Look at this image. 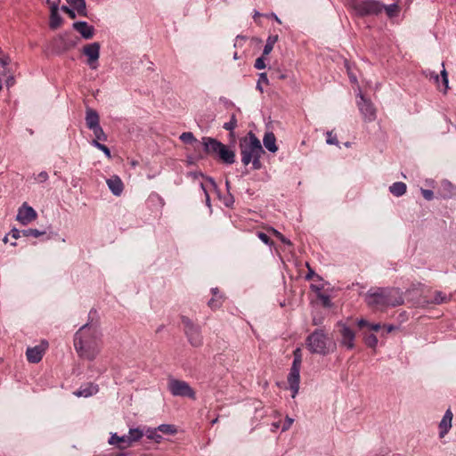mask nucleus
<instances>
[{
    "label": "nucleus",
    "mask_w": 456,
    "mask_h": 456,
    "mask_svg": "<svg viewBox=\"0 0 456 456\" xmlns=\"http://www.w3.org/2000/svg\"><path fill=\"white\" fill-rule=\"evenodd\" d=\"M74 346L81 358L93 361L101 351V333L95 327L85 324L75 334Z\"/></svg>",
    "instance_id": "nucleus-1"
},
{
    "label": "nucleus",
    "mask_w": 456,
    "mask_h": 456,
    "mask_svg": "<svg viewBox=\"0 0 456 456\" xmlns=\"http://www.w3.org/2000/svg\"><path fill=\"white\" fill-rule=\"evenodd\" d=\"M369 307L374 311L383 312L388 307L403 304V294L395 288H377L370 289L364 297Z\"/></svg>",
    "instance_id": "nucleus-2"
},
{
    "label": "nucleus",
    "mask_w": 456,
    "mask_h": 456,
    "mask_svg": "<svg viewBox=\"0 0 456 456\" xmlns=\"http://www.w3.org/2000/svg\"><path fill=\"white\" fill-rule=\"evenodd\" d=\"M240 147L241 161L245 166H248L252 159L261 157L264 153L259 139L252 132H249L248 136L240 142Z\"/></svg>",
    "instance_id": "nucleus-3"
},
{
    "label": "nucleus",
    "mask_w": 456,
    "mask_h": 456,
    "mask_svg": "<svg viewBox=\"0 0 456 456\" xmlns=\"http://www.w3.org/2000/svg\"><path fill=\"white\" fill-rule=\"evenodd\" d=\"M306 346L313 354H327L335 344L327 336L323 330H316L306 338Z\"/></svg>",
    "instance_id": "nucleus-4"
},
{
    "label": "nucleus",
    "mask_w": 456,
    "mask_h": 456,
    "mask_svg": "<svg viewBox=\"0 0 456 456\" xmlns=\"http://www.w3.org/2000/svg\"><path fill=\"white\" fill-rule=\"evenodd\" d=\"M348 7L358 16L378 14L383 9V5L375 0H350Z\"/></svg>",
    "instance_id": "nucleus-5"
},
{
    "label": "nucleus",
    "mask_w": 456,
    "mask_h": 456,
    "mask_svg": "<svg viewBox=\"0 0 456 456\" xmlns=\"http://www.w3.org/2000/svg\"><path fill=\"white\" fill-rule=\"evenodd\" d=\"M182 322L183 324L184 333L191 346L193 347L201 346L203 344V337L200 327L193 323L188 317L184 316L182 318Z\"/></svg>",
    "instance_id": "nucleus-6"
},
{
    "label": "nucleus",
    "mask_w": 456,
    "mask_h": 456,
    "mask_svg": "<svg viewBox=\"0 0 456 456\" xmlns=\"http://www.w3.org/2000/svg\"><path fill=\"white\" fill-rule=\"evenodd\" d=\"M167 388L174 396L188 397L193 400L196 398L195 391L186 381L170 378Z\"/></svg>",
    "instance_id": "nucleus-7"
},
{
    "label": "nucleus",
    "mask_w": 456,
    "mask_h": 456,
    "mask_svg": "<svg viewBox=\"0 0 456 456\" xmlns=\"http://www.w3.org/2000/svg\"><path fill=\"white\" fill-rule=\"evenodd\" d=\"M100 44L97 42L86 45L82 53L87 58L86 63L92 69H96L98 68V60L100 57Z\"/></svg>",
    "instance_id": "nucleus-8"
},
{
    "label": "nucleus",
    "mask_w": 456,
    "mask_h": 456,
    "mask_svg": "<svg viewBox=\"0 0 456 456\" xmlns=\"http://www.w3.org/2000/svg\"><path fill=\"white\" fill-rule=\"evenodd\" d=\"M47 347L48 342L45 340L41 341V343L37 346H35L33 347H28L26 351V356L28 361L31 363L39 362L42 360L43 355Z\"/></svg>",
    "instance_id": "nucleus-9"
},
{
    "label": "nucleus",
    "mask_w": 456,
    "mask_h": 456,
    "mask_svg": "<svg viewBox=\"0 0 456 456\" xmlns=\"http://www.w3.org/2000/svg\"><path fill=\"white\" fill-rule=\"evenodd\" d=\"M338 327L341 336L340 345L347 349H353L354 347L355 339L354 331L344 323H338Z\"/></svg>",
    "instance_id": "nucleus-10"
},
{
    "label": "nucleus",
    "mask_w": 456,
    "mask_h": 456,
    "mask_svg": "<svg viewBox=\"0 0 456 456\" xmlns=\"http://www.w3.org/2000/svg\"><path fill=\"white\" fill-rule=\"evenodd\" d=\"M425 73H426V77H428L430 80H433L440 91L446 93V91L449 88V86H448L449 81H448V75H447V72H446L444 67L441 70V76H442L441 80L439 78L438 74H436L435 71L428 70V71H426Z\"/></svg>",
    "instance_id": "nucleus-11"
},
{
    "label": "nucleus",
    "mask_w": 456,
    "mask_h": 456,
    "mask_svg": "<svg viewBox=\"0 0 456 456\" xmlns=\"http://www.w3.org/2000/svg\"><path fill=\"white\" fill-rule=\"evenodd\" d=\"M288 383L289 389L292 391V398H295L299 390L300 383V367L291 366L288 375Z\"/></svg>",
    "instance_id": "nucleus-12"
},
{
    "label": "nucleus",
    "mask_w": 456,
    "mask_h": 456,
    "mask_svg": "<svg viewBox=\"0 0 456 456\" xmlns=\"http://www.w3.org/2000/svg\"><path fill=\"white\" fill-rule=\"evenodd\" d=\"M37 218V212L33 208L24 204L18 211L17 220L22 224H28Z\"/></svg>",
    "instance_id": "nucleus-13"
},
{
    "label": "nucleus",
    "mask_w": 456,
    "mask_h": 456,
    "mask_svg": "<svg viewBox=\"0 0 456 456\" xmlns=\"http://www.w3.org/2000/svg\"><path fill=\"white\" fill-rule=\"evenodd\" d=\"M202 144L204 146L205 151L208 154L213 155H218V152L224 145L222 142H218L217 140L210 137H203Z\"/></svg>",
    "instance_id": "nucleus-14"
},
{
    "label": "nucleus",
    "mask_w": 456,
    "mask_h": 456,
    "mask_svg": "<svg viewBox=\"0 0 456 456\" xmlns=\"http://www.w3.org/2000/svg\"><path fill=\"white\" fill-rule=\"evenodd\" d=\"M452 412L450 409H448L442 420L439 423V436L440 438L444 437V436L449 432V430L452 428Z\"/></svg>",
    "instance_id": "nucleus-15"
},
{
    "label": "nucleus",
    "mask_w": 456,
    "mask_h": 456,
    "mask_svg": "<svg viewBox=\"0 0 456 456\" xmlns=\"http://www.w3.org/2000/svg\"><path fill=\"white\" fill-rule=\"evenodd\" d=\"M73 28L85 38L90 39L94 35V28L88 25L86 21H77L73 24Z\"/></svg>",
    "instance_id": "nucleus-16"
},
{
    "label": "nucleus",
    "mask_w": 456,
    "mask_h": 456,
    "mask_svg": "<svg viewBox=\"0 0 456 456\" xmlns=\"http://www.w3.org/2000/svg\"><path fill=\"white\" fill-rule=\"evenodd\" d=\"M106 183L109 189L114 195H121L124 190V184L119 176L112 175L110 178L107 179Z\"/></svg>",
    "instance_id": "nucleus-17"
},
{
    "label": "nucleus",
    "mask_w": 456,
    "mask_h": 456,
    "mask_svg": "<svg viewBox=\"0 0 456 456\" xmlns=\"http://www.w3.org/2000/svg\"><path fill=\"white\" fill-rule=\"evenodd\" d=\"M61 22L62 19L59 14V4L57 3H53L51 5L49 26L51 28L56 29L61 25Z\"/></svg>",
    "instance_id": "nucleus-18"
},
{
    "label": "nucleus",
    "mask_w": 456,
    "mask_h": 456,
    "mask_svg": "<svg viewBox=\"0 0 456 456\" xmlns=\"http://www.w3.org/2000/svg\"><path fill=\"white\" fill-rule=\"evenodd\" d=\"M263 143L265 148L272 153H275L278 151L276 145V137L273 132H266L263 138Z\"/></svg>",
    "instance_id": "nucleus-19"
},
{
    "label": "nucleus",
    "mask_w": 456,
    "mask_h": 456,
    "mask_svg": "<svg viewBox=\"0 0 456 456\" xmlns=\"http://www.w3.org/2000/svg\"><path fill=\"white\" fill-rule=\"evenodd\" d=\"M357 105L359 107V110L362 114H372L374 112V108L371 102L366 100L361 93L359 94V100L357 101Z\"/></svg>",
    "instance_id": "nucleus-20"
},
{
    "label": "nucleus",
    "mask_w": 456,
    "mask_h": 456,
    "mask_svg": "<svg viewBox=\"0 0 456 456\" xmlns=\"http://www.w3.org/2000/svg\"><path fill=\"white\" fill-rule=\"evenodd\" d=\"M222 161L226 164H232L235 161V153L233 151L229 150L226 145H224L217 155Z\"/></svg>",
    "instance_id": "nucleus-21"
},
{
    "label": "nucleus",
    "mask_w": 456,
    "mask_h": 456,
    "mask_svg": "<svg viewBox=\"0 0 456 456\" xmlns=\"http://www.w3.org/2000/svg\"><path fill=\"white\" fill-rule=\"evenodd\" d=\"M98 392V387L94 384H88L85 387H81L79 390L74 392V395L80 397H88L95 395Z\"/></svg>",
    "instance_id": "nucleus-22"
},
{
    "label": "nucleus",
    "mask_w": 456,
    "mask_h": 456,
    "mask_svg": "<svg viewBox=\"0 0 456 456\" xmlns=\"http://www.w3.org/2000/svg\"><path fill=\"white\" fill-rule=\"evenodd\" d=\"M109 443L113 445H117L119 449H126L129 447L128 441L126 436H119L117 434H113Z\"/></svg>",
    "instance_id": "nucleus-23"
},
{
    "label": "nucleus",
    "mask_w": 456,
    "mask_h": 456,
    "mask_svg": "<svg viewBox=\"0 0 456 456\" xmlns=\"http://www.w3.org/2000/svg\"><path fill=\"white\" fill-rule=\"evenodd\" d=\"M389 191L393 195H395L396 197H400L406 192V184L403 182L394 183L389 187Z\"/></svg>",
    "instance_id": "nucleus-24"
},
{
    "label": "nucleus",
    "mask_w": 456,
    "mask_h": 456,
    "mask_svg": "<svg viewBox=\"0 0 456 456\" xmlns=\"http://www.w3.org/2000/svg\"><path fill=\"white\" fill-rule=\"evenodd\" d=\"M143 436V432L139 428H131L128 435L126 436L129 446L134 443L141 439Z\"/></svg>",
    "instance_id": "nucleus-25"
},
{
    "label": "nucleus",
    "mask_w": 456,
    "mask_h": 456,
    "mask_svg": "<svg viewBox=\"0 0 456 456\" xmlns=\"http://www.w3.org/2000/svg\"><path fill=\"white\" fill-rule=\"evenodd\" d=\"M158 428L155 429H148L145 433V436L148 439L154 441L157 444H159L162 441V436L158 433Z\"/></svg>",
    "instance_id": "nucleus-26"
},
{
    "label": "nucleus",
    "mask_w": 456,
    "mask_h": 456,
    "mask_svg": "<svg viewBox=\"0 0 456 456\" xmlns=\"http://www.w3.org/2000/svg\"><path fill=\"white\" fill-rule=\"evenodd\" d=\"M278 37H269L266 40V44L264 47L263 55H268L273 49V45L276 43Z\"/></svg>",
    "instance_id": "nucleus-27"
},
{
    "label": "nucleus",
    "mask_w": 456,
    "mask_h": 456,
    "mask_svg": "<svg viewBox=\"0 0 456 456\" xmlns=\"http://www.w3.org/2000/svg\"><path fill=\"white\" fill-rule=\"evenodd\" d=\"M91 130L93 131L94 135V140H97V142H100V141L105 142L107 140V135L103 132V130L100 125L96 127L92 128Z\"/></svg>",
    "instance_id": "nucleus-28"
},
{
    "label": "nucleus",
    "mask_w": 456,
    "mask_h": 456,
    "mask_svg": "<svg viewBox=\"0 0 456 456\" xmlns=\"http://www.w3.org/2000/svg\"><path fill=\"white\" fill-rule=\"evenodd\" d=\"M157 428L159 431L167 435H175L177 432L176 428L170 424H162L159 425Z\"/></svg>",
    "instance_id": "nucleus-29"
},
{
    "label": "nucleus",
    "mask_w": 456,
    "mask_h": 456,
    "mask_svg": "<svg viewBox=\"0 0 456 456\" xmlns=\"http://www.w3.org/2000/svg\"><path fill=\"white\" fill-rule=\"evenodd\" d=\"M68 2L75 8L79 13H84L86 10L85 0H68Z\"/></svg>",
    "instance_id": "nucleus-30"
},
{
    "label": "nucleus",
    "mask_w": 456,
    "mask_h": 456,
    "mask_svg": "<svg viewBox=\"0 0 456 456\" xmlns=\"http://www.w3.org/2000/svg\"><path fill=\"white\" fill-rule=\"evenodd\" d=\"M450 300V297H447L445 294H444L441 291H436L435 293L434 299L432 300V303L440 305L445 302H448Z\"/></svg>",
    "instance_id": "nucleus-31"
},
{
    "label": "nucleus",
    "mask_w": 456,
    "mask_h": 456,
    "mask_svg": "<svg viewBox=\"0 0 456 456\" xmlns=\"http://www.w3.org/2000/svg\"><path fill=\"white\" fill-rule=\"evenodd\" d=\"M365 344L371 348H375L378 345V338L374 334H368L364 336Z\"/></svg>",
    "instance_id": "nucleus-32"
},
{
    "label": "nucleus",
    "mask_w": 456,
    "mask_h": 456,
    "mask_svg": "<svg viewBox=\"0 0 456 456\" xmlns=\"http://www.w3.org/2000/svg\"><path fill=\"white\" fill-rule=\"evenodd\" d=\"M92 144L100 151H102L108 159H111L110 151L106 145L101 143L100 142H97V140H93Z\"/></svg>",
    "instance_id": "nucleus-33"
},
{
    "label": "nucleus",
    "mask_w": 456,
    "mask_h": 456,
    "mask_svg": "<svg viewBox=\"0 0 456 456\" xmlns=\"http://www.w3.org/2000/svg\"><path fill=\"white\" fill-rule=\"evenodd\" d=\"M45 233V231H39V230H37V229H26V230H22V236L24 237H29V236H33V237H39L41 235H44Z\"/></svg>",
    "instance_id": "nucleus-34"
},
{
    "label": "nucleus",
    "mask_w": 456,
    "mask_h": 456,
    "mask_svg": "<svg viewBox=\"0 0 456 456\" xmlns=\"http://www.w3.org/2000/svg\"><path fill=\"white\" fill-rule=\"evenodd\" d=\"M86 121L89 129L96 127L100 125L99 116H86Z\"/></svg>",
    "instance_id": "nucleus-35"
},
{
    "label": "nucleus",
    "mask_w": 456,
    "mask_h": 456,
    "mask_svg": "<svg viewBox=\"0 0 456 456\" xmlns=\"http://www.w3.org/2000/svg\"><path fill=\"white\" fill-rule=\"evenodd\" d=\"M386 12L389 18L397 16L399 12V7L395 4H392L385 7Z\"/></svg>",
    "instance_id": "nucleus-36"
},
{
    "label": "nucleus",
    "mask_w": 456,
    "mask_h": 456,
    "mask_svg": "<svg viewBox=\"0 0 456 456\" xmlns=\"http://www.w3.org/2000/svg\"><path fill=\"white\" fill-rule=\"evenodd\" d=\"M293 355H294V360H293V362H292L291 366L301 367V362H302L301 349L300 348H297L296 350H294Z\"/></svg>",
    "instance_id": "nucleus-37"
},
{
    "label": "nucleus",
    "mask_w": 456,
    "mask_h": 456,
    "mask_svg": "<svg viewBox=\"0 0 456 456\" xmlns=\"http://www.w3.org/2000/svg\"><path fill=\"white\" fill-rule=\"evenodd\" d=\"M223 302V297H213L208 303V306L212 309H216L221 306Z\"/></svg>",
    "instance_id": "nucleus-38"
},
{
    "label": "nucleus",
    "mask_w": 456,
    "mask_h": 456,
    "mask_svg": "<svg viewBox=\"0 0 456 456\" xmlns=\"http://www.w3.org/2000/svg\"><path fill=\"white\" fill-rule=\"evenodd\" d=\"M180 139L182 142H183L184 143H192L193 142H196L197 140L195 139L194 135L191 132H185V133H183L181 135H180Z\"/></svg>",
    "instance_id": "nucleus-39"
},
{
    "label": "nucleus",
    "mask_w": 456,
    "mask_h": 456,
    "mask_svg": "<svg viewBox=\"0 0 456 456\" xmlns=\"http://www.w3.org/2000/svg\"><path fill=\"white\" fill-rule=\"evenodd\" d=\"M266 67L265 65V59L264 56H261L259 58H257L255 61V68L256 69H263Z\"/></svg>",
    "instance_id": "nucleus-40"
},
{
    "label": "nucleus",
    "mask_w": 456,
    "mask_h": 456,
    "mask_svg": "<svg viewBox=\"0 0 456 456\" xmlns=\"http://www.w3.org/2000/svg\"><path fill=\"white\" fill-rule=\"evenodd\" d=\"M326 135H327L326 142H327L328 144L338 145V141L336 136H333L331 131L327 132Z\"/></svg>",
    "instance_id": "nucleus-41"
},
{
    "label": "nucleus",
    "mask_w": 456,
    "mask_h": 456,
    "mask_svg": "<svg viewBox=\"0 0 456 456\" xmlns=\"http://www.w3.org/2000/svg\"><path fill=\"white\" fill-rule=\"evenodd\" d=\"M257 237L266 245H271L272 241L267 234L265 232H257Z\"/></svg>",
    "instance_id": "nucleus-42"
},
{
    "label": "nucleus",
    "mask_w": 456,
    "mask_h": 456,
    "mask_svg": "<svg viewBox=\"0 0 456 456\" xmlns=\"http://www.w3.org/2000/svg\"><path fill=\"white\" fill-rule=\"evenodd\" d=\"M319 298L324 306L329 307L331 305V301H330V298L329 296L321 294V295H319Z\"/></svg>",
    "instance_id": "nucleus-43"
},
{
    "label": "nucleus",
    "mask_w": 456,
    "mask_h": 456,
    "mask_svg": "<svg viewBox=\"0 0 456 456\" xmlns=\"http://www.w3.org/2000/svg\"><path fill=\"white\" fill-rule=\"evenodd\" d=\"M421 193L427 200H432L434 199V193L431 190L421 189Z\"/></svg>",
    "instance_id": "nucleus-44"
},
{
    "label": "nucleus",
    "mask_w": 456,
    "mask_h": 456,
    "mask_svg": "<svg viewBox=\"0 0 456 456\" xmlns=\"http://www.w3.org/2000/svg\"><path fill=\"white\" fill-rule=\"evenodd\" d=\"M235 126H236L235 118H232L230 122H227L224 125V127L229 131H232Z\"/></svg>",
    "instance_id": "nucleus-45"
},
{
    "label": "nucleus",
    "mask_w": 456,
    "mask_h": 456,
    "mask_svg": "<svg viewBox=\"0 0 456 456\" xmlns=\"http://www.w3.org/2000/svg\"><path fill=\"white\" fill-rule=\"evenodd\" d=\"M260 158L261 157H256V158L252 159V160H251L253 168L256 170L260 169V167H261Z\"/></svg>",
    "instance_id": "nucleus-46"
},
{
    "label": "nucleus",
    "mask_w": 456,
    "mask_h": 456,
    "mask_svg": "<svg viewBox=\"0 0 456 456\" xmlns=\"http://www.w3.org/2000/svg\"><path fill=\"white\" fill-rule=\"evenodd\" d=\"M37 179L40 183L45 182L48 179V174L45 171H42L38 174Z\"/></svg>",
    "instance_id": "nucleus-47"
},
{
    "label": "nucleus",
    "mask_w": 456,
    "mask_h": 456,
    "mask_svg": "<svg viewBox=\"0 0 456 456\" xmlns=\"http://www.w3.org/2000/svg\"><path fill=\"white\" fill-rule=\"evenodd\" d=\"M61 10H62L64 12H66L67 14H69V16L70 18H72V19H74V18H75V16H76V15H75L74 11H73V10H71L70 8H69L68 6L63 5V6L61 7Z\"/></svg>",
    "instance_id": "nucleus-48"
},
{
    "label": "nucleus",
    "mask_w": 456,
    "mask_h": 456,
    "mask_svg": "<svg viewBox=\"0 0 456 456\" xmlns=\"http://www.w3.org/2000/svg\"><path fill=\"white\" fill-rule=\"evenodd\" d=\"M293 421V419L287 417L286 421L282 427V431L289 429V427L292 425Z\"/></svg>",
    "instance_id": "nucleus-49"
},
{
    "label": "nucleus",
    "mask_w": 456,
    "mask_h": 456,
    "mask_svg": "<svg viewBox=\"0 0 456 456\" xmlns=\"http://www.w3.org/2000/svg\"><path fill=\"white\" fill-rule=\"evenodd\" d=\"M10 62V60L7 56H5L4 54H3L2 56H0V64L4 68L6 67Z\"/></svg>",
    "instance_id": "nucleus-50"
},
{
    "label": "nucleus",
    "mask_w": 456,
    "mask_h": 456,
    "mask_svg": "<svg viewBox=\"0 0 456 456\" xmlns=\"http://www.w3.org/2000/svg\"><path fill=\"white\" fill-rule=\"evenodd\" d=\"M357 324L360 328H363V327H369L370 328V322H367L366 320L364 319H360L358 322H357Z\"/></svg>",
    "instance_id": "nucleus-51"
},
{
    "label": "nucleus",
    "mask_w": 456,
    "mask_h": 456,
    "mask_svg": "<svg viewBox=\"0 0 456 456\" xmlns=\"http://www.w3.org/2000/svg\"><path fill=\"white\" fill-rule=\"evenodd\" d=\"M21 235H22V231H20V230H17V229H13V230H12V236L14 239H18V238H20Z\"/></svg>",
    "instance_id": "nucleus-52"
},
{
    "label": "nucleus",
    "mask_w": 456,
    "mask_h": 456,
    "mask_svg": "<svg viewBox=\"0 0 456 456\" xmlns=\"http://www.w3.org/2000/svg\"><path fill=\"white\" fill-rule=\"evenodd\" d=\"M268 231H269L270 232H272V233H273L276 238H278V239H279L280 237H281V235H282L279 231H277V230H276V229H274V228H270Z\"/></svg>",
    "instance_id": "nucleus-53"
},
{
    "label": "nucleus",
    "mask_w": 456,
    "mask_h": 456,
    "mask_svg": "<svg viewBox=\"0 0 456 456\" xmlns=\"http://www.w3.org/2000/svg\"><path fill=\"white\" fill-rule=\"evenodd\" d=\"M380 328H381V325L379 323H370V329L374 331H378Z\"/></svg>",
    "instance_id": "nucleus-54"
},
{
    "label": "nucleus",
    "mask_w": 456,
    "mask_h": 456,
    "mask_svg": "<svg viewBox=\"0 0 456 456\" xmlns=\"http://www.w3.org/2000/svg\"><path fill=\"white\" fill-rule=\"evenodd\" d=\"M383 328L387 334L390 333L395 330V327L394 325H387V326H384Z\"/></svg>",
    "instance_id": "nucleus-55"
},
{
    "label": "nucleus",
    "mask_w": 456,
    "mask_h": 456,
    "mask_svg": "<svg viewBox=\"0 0 456 456\" xmlns=\"http://www.w3.org/2000/svg\"><path fill=\"white\" fill-rule=\"evenodd\" d=\"M266 17L273 18V20H275L279 24L281 23V20L277 17V15L275 13H270V14L266 15Z\"/></svg>",
    "instance_id": "nucleus-56"
},
{
    "label": "nucleus",
    "mask_w": 456,
    "mask_h": 456,
    "mask_svg": "<svg viewBox=\"0 0 456 456\" xmlns=\"http://www.w3.org/2000/svg\"><path fill=\"white\" fill-rule=\"evenodd\" d=\"M279 240L284 244L291 245L290 240L285 238L283 235H281V237H280Z\"/></svg>",
    "instance_id": "nucleus-57"
},
{
    "label": "nucleus",
    "mask_w": 456,
    "mask_h": 456,
    "mask_svg": "<svg viewBox=\"0 0 456 456\" xmlns=\"http://www.w3.org/2000/svg\"><path fill=\"white\" fill-rule=\"evenodd\" d=\"M13 84H14V78L12 77H9L6 80V86H12Z\"/></svg>",
    "instance_id": "nucleus-58"
},
{
    "label": "nucleus",
    "mask_w": 456,
    "mask_h": 456,
    "mask_svg": "<svg viewBox=\"0 0 456 456\" xmlns=\"http://www.w3.org/2000/svg\"><path fill=\"white\" fill-rule=\"evenodd\" d=\"M211 291H212L213 297H218V296H220V295H219V291H218V289H217V288H214V289H211Z\"/></svg>",
    "instance_id": "nucleus-59"
},
{
    "label": "nucleus",
    "mask_w": 456,
    "mask_h": 456,
    "mask_svg": "<svg viewBox=\"0 0 456 456\" xmlns=\"http://www.w3.org/2000/svg\"><path fill=\"white\" fill-rule=\"evenodd\" d=\"M313 275H314V272L310 269L309 273L306 274V279L310 280Z\"/></svg>",
    "instance_id": "nucleus-60"
},
{
    "label": "nucleus",
    "mask_w": 456,
    "mask_h": 456,
    "mask_svg": "<svg viewBox=\"0 0 456 456\" xmlns=\"http://www.w3.org/2000/svg\"><path fill=\"white\" fill-rule=\"evenodd\" d=\"M201 187H202V189L204 190L205 194H206V198H207L206 202H209V196H208V192L206 191V190H205V188H204L203 184H201Z\"/></svg>",
    "instance_id": "nucleus-61"
},
{
    "label": "nucleus",
    "mask_w": 456,
    "mask_h": 456,
    "mask_svg": "<svg viewBox=\"0 0 456 456\" xmlns=\"http://www.w3.org/2000/svg\"><path fill=\"white\" fill-rule=\"evenodd\" d=\"M260 77H261V79H262V80H265V81H267V77H266V75H265V73H262V74L260 75Z\"/></svg>",
    "instance_id": "nucleus-62"
},
{
    "label": "nucleus",
    "mask_w": 456,
    "mask_h": 456,
    "mask_svg": "<svg viewBox=\"0 0 456 456\" xmlns=\"http://www.w3.org/2000/svg\"><path fill=\"white\" fill-rule=\"evenodd\" d=\"M262 14L258 12H255L254 19L256 20L257 17H260Z\"/></svg>",
    "instance_id": "nucleus-63"
},
{
    "label": "nucleus",
    "mask_w": 456,
    "mask_h": 456,
    "mask_svg": "<svg viewBox=\"0 0 456 456\" xmlns=\"http://www.w3.org/2000/svg\"><path fill=\"white\" fill-rule=\"evenodd\" d=\"M313 322H314V325H318V324H320V323H321V322H318V320H316V319H314V320H313Z\"/></svg>",
    "instance_id": "nucleus-64"
}]
</instances>
